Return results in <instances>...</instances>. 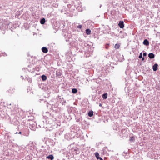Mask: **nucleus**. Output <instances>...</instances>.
Wrapping results in <instances>:
<instances>
[{
    "instance_id": "nucleus-1",
    "label": "nucleus",
    "mask_w": 160,
    "mask_h": 160,
    "mask_svg": "<svg viewBox=\"0 0 160 160\" xmlns=\"http://www.w3.org/2000/svg\"><path fill=\"white\" fill-rule=\"evenodd\" d=\"M157 154H156V152L153 151H149L148 153L147 156L150 158L154 159H156L157 158Z\"/></svg>"
},
{
    "instance_id": "nucleus-2",
    "label": "nucleus",
    "mask_w": 160,
    "mask_h": 160,
    "mask_svg": "<svg viewBox=\"0 0 160 160\" xmlns=\"http://www.w3.org/2000/svg\"><path fill=\"white\" fill-rule=\"evenodd\" d=\"M57 99L58 102L61 103L62 105H63L65 104L66 102V101L63 98L61 97V96H58L57 97Z\"/></svg>"
},
{
    "instance_id": "nucleus-3",
    "label": "nucleus",
    "mask_w": 160,
    "mask_h": 160,
    "mask_svg": "<svg viewBox=\"0 0 160 160\" xmlns=\"http://www.w3.org/2000/svg\"><path fill=\"white\" fill-rule=\"evenodd\" d=\"M71 130L72 132H77L80 130L79 128L76 125L72 126L71 128Z\"/></svg>"
},
{
    "instance_id": "nucleus-4",
    "label": "nucleus",
    "mask_w": 160,
    "mask_h": 160,
    "mask_svg": "<svg viewBox=\"0 0 160 160\" xmlns=\"http://www.w3.org/2000/svg\"><path fill=\"white\" fill-rule=\"evenodd\" d=\"M29 128L32 130L35 131L36 130V124L35 123L31 122L29 123Z\"/></svg>"
},
{
    "instance_id": "nucleus-5",
    "label": "nucleus",
    "mask_w": 160,
    "mask_h": 160,
    "mask_svg": "<svg viewBox=\"0 0 160 160\" xmlns=\"http://www.w3.org/2000/svg\"><path fill=\"white\" fill-rule=\"evenodd\" d=\"M39 125L40 127L41 128H46L49 127V124L47 123L46 124H45L44 123V122L43 121L41 122L40 125Z\"/></svg>"
},
{
    "instance_id": "nucleus-6",
    "label": "nucleus",
    "mask_w": 160,
    "mask_h": 160,
    "mask_svg": "<svg viewBox=\"0 0 160 160\" xmlns=\"http://www.w3.org/2000/svg\"><path fill=\"white\" fill-rule=\"evenodd\" d=\"M118 25L121 28H123L124 27V22L123 21H120Z\"/></svg>"
},
{
    "instance_id": "nucleus-7",
    "label": "nucleus",
    "mask_w": 160,
    "mask_h": 160,
    "mask_svg": "<svg viewBox=\"0 0 160 160\" xmlns=\"http://www.w3.org/2000/svg\"><path fill=\"white\" fill-rule=\"evenodd\" d=\"M22 134L24 136H28L29 134V132L28 130L26 129L24 132H22Z\"/></svg>"
},
{
    "instance_id": "nucleus-8",
    "label": "nucleus",
    "mask_w": 160,
    "mask_h": 160,
    "mask_svg": "<svg viewBox=\"0 0 160 160\" xmlns=\"http://www.w3.org/2000/svg\"><path fill=\"white\" fill-rule=\"evenodd\" d=\"M158 65L157 63L155 64L152 66V69L154 71H156L158 69Z\"/></svg>"
},
{
    "instance_id": "nucleus-9",
    "label": "nucleus",
    "mask_w": 160,
    "mask_h": 160,
    "mask_svg": "<svg viewBox=\"0 0 160 160\" xmlns=\"http://www.w3.org/2000/svg\"><path fill=\"white\" fill-rule=\"evenodd\" d=\"M148 56L150 59H152L154 58L155 55L152 53H150L148 54Z\"/></svg>"
},
{
    "instance_id": "nucleus-10",
    "label": "nucleus",
    "mask_w": 160,
    "mask_h": 160,
    "mask_svg": "<svg viewBox=\"0 0 160 160\" xmlns=\"http://www.w3.org/2000/svg\"><path fill=\"white\" fill-rule=\"evenodd\" d=\"M143 43L146 46H148L149 44V42L147 39H145L144 40Z\"/></svg>"
},
{
    "instance_id": "nucleus-11",
    "label": "nucleus",
    "mask_w": 160,
    "mask_h": 160,
    "mask_svg": "<svg viewBox=\"0 0 160 160\" xmlns=\"http://www.w3.org/2000/svg\"><path fill=\"white\" fill-rule=\"evenodd\" d=\"M56 75L57 76H60L62 75V71L60 70H58L56 71Z\"/></svg>"
},
{
    "instance_id": "nucleus-12",
    "label": "nucleus",
    "mask_w": 160,
    "mask_h": 160,
    "mask_svg": "<svg viewBox=\"0 0 160 160\" xmlns=\"http://www.w3.org/2000/svg\"><path fill=\"white\" fill-rule=\"evenodd\" d=\"M42 51L44 53H47L48 52V50L45 47H43L42 48Z\"/></svg>"
},
{
    "instance_id": "nucleus-13",
    "label": "nucleus",
    "mask_w": 160,
    "mask_h": 160,
    "mask_svg": "<svg viewBox=\"0 0 160 160\" xmlns=\"http://www.w3.org/2000/svg\"><path fill=\"white\" fill-rule=\"evenodd\" d=\"M47 159H50L51 160H53L54 158V157L53 155H50L46 157Z\"/></svg>"
},
{
    "instance_id": "nucleus-14",
    "label": "nucleus",
    "mask_w": 160,
    "mask_h": 160,
    "mask_svg": "<svg viewBox=\"0 0 160 160\" xmlns=\"http://www.w3.org/2000/svg\"><path fill=\"white\" fill-rule=\"evenodd\" d=\"M88 116L90 117H92L93 115V112L91 110L90 111L88 114Z\"/></svg>"
},
{
    "instance_id": "nucleus-15",
    "label": "nucleus",
    "mask_w": 160,
    "mask_h": 160,
    "mask_svg": "<svg viewBox=\"0 0 160 160\" xmlns=\"http://www.w3.org/2000/svg\"><path fill=\"white\" fill-rule=\"evenodd\" d=\"M45 19L44 18H42L40 20V23L42 24H43L45 23Z\"/></svg>"
},
{
    "instance_id": "nucleus-16",
    "label": "nucleus",
    "mask_w": 160,
    "mask_h": 160,
    "mask_svg": "<svg viewBox=\"0 0 160 160\" xmlns=\"http://www.w3.org/2000/svg\"><path fill=\"white\" fill-rule=\"evenodd\" d=\"M42 79V81H44L47 79V77L44 75H43L41 76Z\"/></svg>"
},
{
    "instance_id": "nucleus-17",
    "label": "nucleus",
    "mask_w": 160,
    "mask_h": 160,
    "mask_svg": "<svg viewBox=\"0 0 160 160\" xmlns=\"http://www.w3.org/2000/svg\"><path fill=\"white\" fill-rule=\"evenodd\" d=\"M86 33L87 35H89L91 33V31L89 29H87L86 30Z\"/></svg>"
},
{
    "instance_id": "nucleus-18",
    "label": "nucleus",
    "mask_w": 160,
    "mask_h": 160,
    "mask_svg": "<svg viewBox=\"0 0 160 160\" xmlns=\"http://www.w3.org/2000/svg\"><path fill=\"white\" fill-rule=\"evenodd\" d=\"M129 140L131 142H134L135 141V139L134 137H130Z\"/></svg>"
},
{
    "instance_id": "nucleus-19",
    "label": "nucleus",
    "mask_w": 160,
    "mask_h": 160,
    "mask_svg": "<svg viewBox=\"0 0 160 160\" xmlns=\"http://www.w3.org/2000/svg\"><path fill=\"white\" fill-rule=\"evenodd\" d=\"M95 155L97 158L98 160V158L100 157H99V155L98 152H96L95 153Z\"/></svg>"
},
{
    "instance_id": "nucleus-20",
    "label": "nucleus",
    "mask_w": 160,
    "mask_h": 160,
    "mask_svg": "<svg viewBox=\"0 0 160 160\" xmlns=\"http://www.w3.org/2000/svg\"><path fill=\"white\" fill-rule=\"evenodd\" d=\"M107 95L108 94L107 93H105L103 94L102 96L103 98L104 99H106L107 98Z\"/></svg>"
},
{
    "instance_id": "nucleus-21",
    "label": "nucleus",
    "mask_w": 160,
    "mask_h": 160,
    "mask_svg": "<svg viewBox=\"0 0 160 160\" xmlns=\"http://www.w3.org/2000/svg\"><path fill=\"white\" fill-rule=\"evenodd\" d=\"M26 80L27 81H28V82H32V79L30 78H28V77H26Z\"/></svg>"
},
{
    "instance_id": "nucleus-22",
    "label": "nucleus",
    "mask_w": 160,
    "mask_h": 160,
    "mask_svg": "<svg viewBox=\"0 0 160 160\" xmlns=\"http://www.w3.org/2000/svg\"><path fill=\"white\" fill-rule=\"evenodd\" d=\"M120 46V44H119L117 43L115 44L114 47L116 49H118L119 48Z\"/></svg>"
},
{
    "instance_id": "nucleus-23",
    "label": "nucleus",
    "mask_w": 160,
    "mask_h": 160,
    "mask_svg": "<svg viewBox=\"0 0 160 160\" xmlns=\"http://www.w3.org/2000/svg\"><path fill=\"white\" fill-rule=\"evenodd\" d=\"M72 92L73 93H76L77 92V90L76 88H73L72 89Z\"/></svg>"
},
{
    "instance_id": "nucleus-24",
    "label": "nucleus",
    "mask_w": 160,
    "mask_h": 160,
    "mask_svg": "<svg viewBox=\"0 0 160 160\" xmlns=\"http://www.w3.org/2000/svg\"><path fill=\"white\" fill-rule=\"evenodd\" d=\"M123 153H124L125 154H127V156H125V158H128V154H129V152H128V151H127V152H123Z\"/></svg>"
},
{
    "instance_id": "nucleus-25",
    "label": "nucleus",
    "mask_w": 160,
    "mask_h": 160,
    "mask_svg": "<svg viewBox=\"0 0 160 160\" xmlns=\"http://www.w3.org/2000/svg\"><path fill=\"white\" fill-rule=\"evenodd\" d=\"M48 122L50 124H51L53 122V121L51 119L49 118L48 119Z\"/></svg>"
},
{
    "instance_id": "nucleus-26",
    "label": "nucleus",
    "mask_w": 160,
    "mask_h": 160,
    "mask_svg": "<svg viewBox=\"0 0 160 160\" xmlns=\"http://www.w3.org/2000/svg\"><path fill=\"white\" fill-rule=\"evenodd\" d=\"M74 151H76V154H78L79 152V149L77 148H76L74 149Z\"/></svg>"
},
{
    "instance_id": "nucleus-27",
    "label": "nucleus",
    "mask_w": 160,
    "mask_h": 160,
    "mask_svg": "<svg viewBox=\"0 0 160 160\" xmlns=\"http://www.w3.org/2000/svg\"><path fill=\"white\" fill-rule=\"evenodd\" d=\"M142 52H141L140 54L139 55V58H142Z\"/></svg>"
},
{
    "instance_id": "nucleus-28",
    "label": "nucleus",
    "mask_w": 160,
    "mask_h": 160,
    "mask_svg": "<svg viewBox=\"0 0 160 160\" xmlns=\"http://www.w3.org/2000/svg\"><path fill=\"white\" fill-rule=\"evenodd\" d=\"M82 26L81 25H79L77 26V28L79 29H81Z\"/></svg>"
},
{
    "instance_id": "nucleus-29",
    "label": "nucleus",
    "mask_w": 160,
    "mask_h": 160,
    "mask_svg": "<svg viewBox=\"0 0 160 160\" xmlns=\"http://www.w3.org/2000/svg\"><path fill=\"white\" fill-rule=\"evenodd\" d=\"M147 53L146 52H144L143 53V56H145L147 55Z\"/></svg>"
},
{
    "instance_id": "nucleus-30",
    "label": "nucleus",
    "mask_w": 160,
    "mask_h": 160,
    "mask_svg": "<svg viewBox=\"0 0 160 160\" xmlns=\"http://www.w3.org/2000/svg\"><path fill=\"white\" fill-rule=\"evenodd\" d=\"M98 160H103V159L101 158V157H99V158H98Z\"/></svg>"
},
{
    "instance_id": "nucleus-31",
    "label": "nucleus",
    "mask_w": 160,
    "mask_h": 160,
    "mask_svg": "<svg viewBox=\"0 0 160 160\" xmlns=\"http://www.w3.org/2000/svg\"><path fill=\"white\" fill-rule=\"evenodd\" d=\"M3 29H4V28L3 27L2 28L1 27H0V29H1V30H2Z\"/></svg>"
},
{
    "instance_id": "nucleus-32",
    "label": "nucleus",
    "mask_w": 160,
    "mask_h": 160,
    "mask_svg": "<svg viewBox=\"0 0 160 160\" xmlns=\"http://www.w3.org/2000/svg\"><path fill=\"white\" fill-rule=\"evenodd\" d=\"M22 133V132H19L18 133H19L20 134H21Z\"/></svg>"
},
{
    "instance_id": "nucleus-33",
    "label": "nucleus",
    "mask_w": 160,
    "mask_h": 160,
    "mask_svg": "<svg viewBox=\"0 0 160 160\" xmlns=\"http://www.w3.org/2000/svg\"><path fill=\"white\" fill-rule=\"evenodd\" d=\"M142 61H143L144 60V57H142Z\"/></svg>"
},
{
    "instance_id": "nucleus-34",
    "label": "nucleus",
    "mask_w": 160,
    "mask_h": 160,
    "mask_svg": "<svg viewBox=\"0 0 160 160\" xmlns=\"http://www.w3.org/2000/svg\"><path fill=\"white\" fill-rule=\"evenodd\" d=\"M102 106V105L101 103H100L99 104V106H100V107H101Z\"/></svg>"
},
{
    "instance_id": "nucleus-35",
    "label": "nucleus",
    "mask_w": 160,
    "mask_h": 160,
    "mask_svg": "<svg viewBox=\"0 0 160 160\" xmlns=\"http://www.w3.org/2000/svg\"><path fill=\"white\" fill-rule=\"evenodd\" d=\"M43 100V99H40V102H41V101H42Z\"/></svg>"
},
{
    "instance_id": "nucleus-36",
    "label": "nucleus",
    "mask_w": 160,
    "mask_h": 160,
    "mask_svg": "<svg viewBox=\"0 0 160 160\" xmlns=\"http://www.w3.org/2000/svg\"><path fill=\"white\" fill-rule=\"evenodd\" d=\"M5 55H6V54H3V56H5Z\"/></svg>"
},
{
    "instance_id": "nucleus-37",
    "label": "nucleus",
    "mask_w": 160,
    "mask_h": 160,
    "mask_svg": "<svg viewBox=\"0 0 160 160\" xmlns=\"http://www.w3.org/2000/svg\"><path fill=\"white\" fill-rule=\"evenodd\" d=\"M21 78H22V79H23V77L22 76H21Z\"/></svg>"
},
{
    "instance_id": "nucleus-38",
    "label": "nucleus",
    "mask_w": 160,
    "mask_h": 160,
    "mask_svg": "<svg viewBox=\"0 0 160 160\" xmlns=\"http://www.w3.org/2000/svg\"><path fill=\"white\" fill-rule=\"evenodd\" d=\"M70 134L68 133V134H67L66 135H70Z\"/></svg>"
},
{
    "instance_id": "nucleus-39",
    "label": "nucleus",
    "mask_w": 160,
    "mask_h": 160,
    "mask_svg": "<svg viewBox=\"0 0 160 160\" xmlns=\"http://www.w3.org/2000/svg\"><path fill=\"white\" fill-rule=\"evenodd\" d=\"M1 8V5L0 4V8Z\"/></svg>"
},
{
    "instance_id": "nucleus-40",
    "label": "nucleus",
    "mask_w": 160,
    "mask_h": 160,
    "mask_svg": "<svg viewBox=\"0 0 160 160\" xmlns=\"http://www.w3.org/2000/svg\"><path fill=\"white\" fill-rule=\"evenodd\" d=\"M68 41H69V40H68ZM66 41L67 42V41H68V40H66Z\"/></svg>"
},
{
    "instance_id": "nucleus-41",
    "label": "nucleus",
    "mask_w": 160,
    "mask_h": 160,
    "mask_svg": "<svg viewBox=\"0 0 160 160\" xmlns=\"http://www.w3.org/2000/svg\"><path fill=\"white\" fill-rule=\"evenodd\" d=\"M80 121V120H79V119H78V121Z\"/></svg>"
},
{
    "instance_id": "nucleus-42",
    "label": "nucleus",
    "mask_w": 160,
    "mask_h": 160,
    "mask_svg": "<svg viewBox=\"0 0 160 160\" xmlns=\"http://www.w3.org/2000/svg\"><path fill=\"white\" fill-rule=\"evenodd\" d=\"M101 5H100V8H101Z\"/></svg>"
},
{
    "instance_id": "nucleus-43",
    "label": "nucleus",
    "mask_w": 160,
    "mask_h": 160,
    "mask_svg": "<svg viewBox=\"0 0 160 160\" xmlns=\"http://www.w3.org/2000/svg\"><path fill=\"white\" fill-rule=\"evenodd\" d=\"M42 147L43 148V146H42Z\"/></svg>"
}]
</instances>
